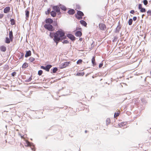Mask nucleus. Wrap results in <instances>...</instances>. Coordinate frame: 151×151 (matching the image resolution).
<instances>
[{
    "instance_id": "2",
    "label": "nucleus",
    "mask_w": 151,
    "mask_h": 151,
    "mask_svg": "<svg viewBox=\"0 0 151 151\" xmlns=\"http://www.w3.org/2000/svg\"><path fill=\"white\" fill-rule=\"evenodd\" d=\"M45 28L48 30L50 31H53L54 30L52 25L50 24H46L44 25Z\"/></svg>"
},
{
    "instance_id": "20",
    "label": "nucleus",
    "mask_w": 151,
    "mask_h": 151,
    "mask_svg": "<svg viewBox=\"0 0 151 151\" xmlns=\"http://www.w3.org/2000/svg\"><path fill=\"white\" fill-rule=\"evenodd\" d=\"M58 70V68L57 67H55L53 68V69L52 70V69H51L50 70V73H55Z\"/></svg>"
},
{
    "instance_id": "53",
    "label": "nucleus",
    "mask_w": 151,
    "mask_h": 151,
    "mask_svg": "<svg viewBox=\"0 0 151 151\" xmlns=\"http://www.w3.org/2000/svg\"><path fill=\"white\" fill-rule=\"evenodd\" d=\"M94 42L93 41L92 43L91 44V47H93L94 46V45L93 44V43H94Z\"/></svg>"
},
{
    "instance_id": "15",
    "label": "nucleus",
    "mask_w": 151,
    "mask_h": 151,
    "mask_svg": "<svg viewBox=\"0 0 151 151\" xmlns=\"http://www.w3.org/2000/svg\"><path fill=\"white\" fill-rule=\"evenodd\" d=\"M31 55V51L29 50L28 51H27L26 52V53L25 55V57L26 58H27L28 57L30 56Z\"/></svg>"
},
{
    "instance_id": "5",
    "label": "nucleus",
    "mask_w": 151,
    "mask_h": 151,
    "mask_svg": "<svg viewBox=\"0 0 151 151\" xmlns=\"http://www.w3.org/2000/svg\"><path fill=\"white\" fill-rule=\"evenodd\" d=\"M59 31V30L56 31L55 32H50L49 36L51 38H53V37H55L56 36H57V37L58 36V32Z\"/></svg>"
},
{
    "instance_id": "3",
    "label": "nucleus",
    "mask_w": 151,
    "mask_h": 151,
    "mask_svg": "<svg viewBox=\"0 0 151 151\" xmlns=\"http://www.w3.org/2000/svg\"><path fill=\"white\" fill-rule=\"evenodd\" d=\"M77 14H78V16L76 14H75V16L79 20L82 19V17L84 16V14L83 13L80 11H77Z\"/></svg>"
},
{
    "instance_id": "46",
    "label": "nucleus",
    "mask_w": 151,
    "mask_h": 151,
    "mask_svg": "<svg viewBox=\"0 0 151 151\" xmlns=\"http://www.w3.org/2000/svg\"><path fill=\"white\" fill-rule=\"evenodd\" d=\"M45 66H41L40 67V68L41 69H43L44 70H45Z\"/></svg>"
},
{
    "instance_id": "44",
    "label": "nucleus",
    "mask_w": 151,
    "mask_h": 151,
    "mask_svg": "<svg viewBox=\"0 0 151 151\" xmlns=\"http://www.w3.org/2000/svg\"><path fill=\"white\" fill-rule=\"evenodd\" d=\"M21 56L19 58V59H22V58H23L24 57V53H21Z\"/></svg>"
},
{
    "instance_id": "22",
    "label": "nucleus",
    "mask_w": 151,
    "mask_h": 151,
    "mask_svg": "<svg viewBox=\"0 0 151 151\" xmlns=\"http://www.w3.org/2000/svg\"><path fill=\"white\" fill-rule=\"evenodd\" d=\"M0 49L1 51L4 52L6 50V48L5 46L3 45L0 47Z\"/></svg>"
},
{
    "instance_id": "61",
    "label": "nucleus",
    "mask_w": 151,
    "mask_h": 151,
    "mask_svg": "<svg viewBox=\"0 0 151 151\" xmlns=\"http://www.w3.org/2000/svg\"><path fill=\"white\" fill-rule=\"evenodd\" d=\"M120 35H122V33H121L120 34Z\"/></svg>"
},
{
    "instance_id": "60",
    "label": "nucleus",
    "mask_w": 151,
    "mask_h": 151,
    "mask_svg": "<svg viewBox=\"0 0 151 151\" xmlns=\"http://www.w3.org/2000/svg\"><path fill=\"white\" fill-rule=\"evenodd\" d=\"M21 138H23V137H22V136H21Z\"/></svg>"
},
{
    "instance_id": "8",
    "label": "nucleus",
    "mask_w": 151,
    "mask_h": 151,
    "mask_svg": "<svg viewBox=\"0 0 151 151\" xmlns=\"http://www.w3.org/2000/svg\"><path fill=\"white\" fill-rule=\"evenodd\" d=\"M53 10L57 13H60V8L58 6H54L52 7Z\"/></svg>"
},
{
    "instance_id": "14",
    "label": "nucleus",
    "mask_w": 151,
    "mask_h": 151,
    "mask_svg": "<svg viewBox=\"0 0 151 151\" xmlns=\"http://www.w3.org/2000/svg\"><path fill=\"white\" fill-rule=\"evenodd\" d=\"M10 10V7L9 6L5 7L4 10V12L5 13H7L9 12Z\"/></svg>"
},
{
    "instance_id": "7",
    "label": "nucleus",
    "mask_w": 151,
    "mask_h": 151,
    "mask_svg": "<svg viewBox=\"0 0 151 151\" xmlns=\"http://www.w3.org/2000/svg\"><path fill=\"white\" fill-rule=\"evenodd\" d=\"M121 26L120 24V22L119 21L118 23V25L115 29L114 32L116 33H119V31L121 29Z\"/></svg>"
},
{
    "instance_id": "32",
    "label": "nucleus",
    "mask_w": 151,
    "mask_h": 151,
    "mask_svg": "<svg viewBox=\"0 0 151 151\" xmlns=\"http://www.w3.org/2000/svg\"><path fill=\"white\" fill-rule=\"evenodd\" d=\"M9 38L13 37V32L12 31H9Z\"/></svg>"
},
{
    "instance_id": "26",
    "label": "nucleus",
    "mask_w": 151,
    "mask_h": 151,
    "mask_svg": "<svg viewBox=\"0 0 151 151\" xmlns=\"http://www.w3.org/2000/svg\"><path fill=\"white\" fill-rule=\"evenodd\" d=\"M5 42L6 43L9 44L10 43L9 38L8 37H6V38Z\"/></svg>"
},
{
    "instance_id": "52",
    "label": "nucleus",
    "mask_w": 151,
    "mask_h": 151,
    "mask_svg": "<svg viewBox=\"0 0 151 151\" xmlns=\"http://www.w3.org/2000/svg\"><path fill=\"white\" fill-rule=\"evenodd\" d=\"M4 15L3 14H0V19H1L3 17Z\"/></svg>"
},
{
    "instance_id": "33",
    "label": "nucleus",
    "mask_w": 151,
    "mask_h": 151,
    "mask_svg": "<svg viewBox=\"0 0 151 151\" xmlns=\"http://www.w3.org/2000/svg\"><path fill=\"white\" fill-rule=\"evenodd\" d=\"M51 9L50 8L48 9L47 11L45 12V14H50V12Z\"/></svg>"
},
{
    "instance_id": "37",
    "label": "nucleus",
    "mask_w": 151,
    "mask_h": 151,
    "mask_svg": "<svg viewBox=\"0 0 151 151\" xmlns=\"http://www.w3.org/2000/svg\"><path fill=\"white\" fill-rule=\"evenodd\" d=\"M119 115V113H115L114 115V118H115L118 116Z\"/></svg>"
},
{
    "instance_id": "35",
    "label": "nucleus",
    "mask_w": 151,
    "mask_h": 151,
    "mask_svg": "<svg viewBox=\"0 0 151 151\" xmlns=\"http://www.w3.org/2000/svg\"><path fill=\"white\" fill-rule=\"evenodd\" d=\"M140 11L142 13L145 12L146 11V10L145 8H142L140 9Z\"/></svg>"
},
{
    "instance_id": "6",
    "label": "nucleus",
    "mask_w": 151,
    "mask_h": 151,
    "mask_svg": "<svg viewBox=\"0 0 151 151\" xmlns=\"http://www.w3.org/2000/svg\"><path fill=\"white\" fill-rule=\"evenodd\" d=\"M67 36L72 41H74L75 40L76 37L71 34H68L67 35Z\"/></svg>"
},
{
    "instance_id": "38",
    "label": "nucleus",
    "mask_w": 151,
    "mask_h": 151,
    "mask_svg": "<svg viewBox=\"0 0 151 151\" xmlns=\"http://www.w3.org/2000/svg\"><path fill=\"white\" fill-rule=\"evenodd\" d=\"M26 142H27V146H32V145L33 144L32 143H31L30 142H29L28 141Z\"/></svg>"
},
{
    "instance_id": "17",
    "label": "nucleus",
    "mask_w": 151,
    "mask_h": 151,
    "mask_svg": "<svg viewBox=\"0 0 151 151\" xmlns=\"http://www.w3.org/2000/svg\"><path fill=\"white\" fill-rule=\"evenodd\" d=\"M95 56H93L91 60L93 66L96 65V64L95 62Z\"/></svg>"
},
{
    "instance_id": "12",
    "label": "nucleus",
    "mask_w": 151,
    "mask_h": 151,
    "mask_svg": "<svg viewBox=\"0 0 151 151\" xmlns=\"http://www.w3.org/2000/svg\"><path fill=\"white\" fill-rule=\"evenodd\" d=\"M52 65L50 64L47 65L45 66V70L47 72L49 71L50 69L52 67Z\"/></svg>"
},
{
    "instance_id": "18",
    "label": "nucleus",
    "mask_w": 151,
    "mask_h": 151,
    "mask_svg": "<svg viewBox=\"0 0 151 151\" xmlns=\"http://www.w3.org/2000/svg\"><path fill=\"white\" fill-rule=\"evenodd\" d=\"M60 8L61 10L65 11H66L67 10V8L64 5L60 4Z\"/></svg>"
},
{
    "instance_id": "29",
    "label": "nucleus",
    "mask_w": 151,
    "mask_h": 151,
    "mask_svg": "<svg viewBox=\"0 0 151 151\" xmlns=\"http://www.w3.org/2000/svg\"><path fill=\"white\" fill-rule=\"evenodd\" d=\"M110 122V120L109 118H107L106 119V124L107 125L109 124Z\"/></svg>"
},
{
    "instance_id": "25",
    "label": "nucleus",
    "mask_w": 151,
    "mask_h": 151,
    "mask_svg": "<svg viewBox=\"0 0 151 151\" xmlns=\"http://www.w3.org/2000/svg\"><path fill=\"white\" fill-rule=\"evenodd\" d=\"M10 21L11 22V24L12 25H14L15 24V22L14 19H11Z\"/></svg>"
},
{
    "instance_id": "9",
    "label": "nucleus",
    "mask_w": 151,
    "mask_h": 151,
    "mask_svg": "<svg viewBox=\"0 0 151 151\" xmlns=\"http://www.w3.org/2000/svg\"><path fill=\"white\" fill-rule=\"evenodd\" d=\"M60 38L58 37V36L57 37V35L55 36V37L53 38V40L54 42L56 43V45H57L59 42L61 41L60 40Z\"/></svg>"
},
{
    "instance_id": "40",
    "label": "nucleus",
    "mask_w": 151,
    "mask_h": 151,
    "mask_svg": "<svg viewBox=\"0 0 151 151\" xmlns=\"http://www.w3.org/2000/svg\"><path fill=\"white\" fill-rule=\"evenodd\" d=\"M69 41L66 40H64L63 42L62 43L63 44H67L69 43Z\"/></svg>"
},
{
    "instance_id": "47",
    "label": "nucleus",
    "mask_w": 151,
    "mask_h": 151,
    "mask_svg": "<svg viewBox=\"0 0 151 151\" xmlns=\"http://www.w3.org/2000/svg\"><path fill=\"white\" fill-rule=\"evenodd\" d=\"M133 20L134 21H135L137 19V17H134L133 18Z\"/></svg>"
},
{
    "instance_id": "30",
    "label": "nucleus",
    "mask_w": 151,
    "mask_h": 151,
    "mask_svg": "<svg viewBox=\"0 0 151 151\" xmlns=\"http://www.w3.org/2000/svg\"><path fill=\"white\" fill-rule=\"evenodd\" d=\"M32 76H31L29 78H28V79H26L25 81L27 82H29L30 81H31V80H32Z\"/></svg>"
},
{
    "instance_id": "11",
    "label": "nucleus",
    "mask_w": 151,
    "mask_h": 151,
    "mask_svg": "<svg viewBox=\"0 0 151 151\" xmlns=\"http://www.w3.org/2000/svg\"><path fill=\"white\" fill-rule=\"evenodd\" d=\"M45 22L46 23L51 24L53 22V20L52 19L50 18H48L45 19Z\"/></svg>"
},
{
    "instance_id": "43",
    "label": "nucleus",
    "mask_w": 151,
    "mask_h": 151,
    "mask_svg": "<svg viewBox=\"0 0 151 151\" xmlns=\"http://www.w3.org/2000/svg\"><path fill=\"white\" fill-rule=\"evenodd\" d=\"M16 74V73L15 72H14L12 73L11 75L12 76L14 77V76H15Z\"/></svg>"
},
{
    "instance_id": "21",
    "label": "nucleus",
    "mask_w": 151,
    "mask_h": 151,
    "mask_svg": "<svg viewBox=\"0 0 151 151\" xmlns=\"http://www.w3.org/2000/svg\"><path fill=\"white\" fill-rule=\"evenodd\" d=\"M25 15H26V18L27 19L29 17V11L27 10H26L25 11Z\"/></svg>"
},
{
    "instance_id": "45",
    "label": "nucleus",
    "mask_w": 151,
    "mask_h": 151,
    "mask_svg": "<svg viewBox=\"0 0 151 151\" xmlns=\"http://www.w3.org/2000/svg\"><path fill=\"white\" fill-rule=\"evenodd\" d=\"M103 65V63H100L99 65V68H101L102 66Z\"/></svg>"
},
{
    "instance_id": "24",
    "label": "nucleus",
    "mask_w": 151,
    "mask_h": 151,
    "mask_svg": "<svg viewBox=\"0 0 151 151\" xmlns=\"http://www.w3.org/2000/svg\"><path fill=\"white\" fill-rule=\"evenodd\" d=\"M52 23L54 26L55 27L57 28H58V26L56 20L53 21Z\"/></svg>"
},
{
    "instance_id": "13",
    "label": "nucleus",
    "mask_w": 151,
    "mask_h": 151,
    "mask_svg": "<svg viewBox=\"0 0 151 151\" xmlns=\"http://www.w3.org/2000/svg\"><path fill=\"white\" fill-rule=\"evenodd\" d=\"M82 35L81 32L79 31H77L75 33V35L77 37H80Z\"/></svg>"
},
{
    "instance_id": "16",
    "label": "nucleus",
    "mask_w": 151,
    "mask_h": 151,
    "mask_svg": "<svg viewBox=\"0 0 151 151\" xmlns=\"http://www.w3.org/2000/svg\"><path fill=\"white\" fill-rule=\"evenodd\" d=\"M68 13L69 14L73 15L75 13V11L73 9H71L68 11Z\"/></svg>"
},
{
    "instance_id": "36",
    "label": "nucleus",
    "mask_w": 151,
    "mask_h": 151,
    "mask_svg": "<svg viewBox=\"0 0 151 151\" xmlns=\"http://www.w3.org/2000/svg\"><path fill=\"white\" fill-rule=\"evenodd\" d=\"M43 71L42 70H39L38 71V74L39 76H41L42 73Z\"/></svg>"
},
{
    "instance_id": "58",
    "label": "nucleus",
    "mask_w": 151,
    "mask_h": 151,
    "mask_svg": "<svg viewBox=\"0 0 151 151\" xmlns=\"http://www.w3.org/2000/svg\"><path fill=\"white\" fill-rule=\"evenodd\" d=\"M2 65V64L0 63V66Z\"/></svg>"
},
{
    "instance_id": "34",
    "label": "nucleus",
    "mask_w": 151,
    "mask_h": 151,
    "mask_svg": "<svg viewBox=\"0 0 151 151\" xmlns=\"http://www.w3.org/2000/svg\"><path fill=\"white\" fill-rule=\"evenodd\" d=\"M147 14L148 16H151V10H149L147 12Z\"/></svg>"
},
{
    "instance_id": "28",
    "label": "nucleus",
    "mask_w": 151,
    "mask_h": 151,
    "mask_svg": "<svg viewBox=\"0 0 151 151\" xmlns=\"http://www.w3.org/2000/svg\"><path fill=\"white\" fill-rule=\"evenodd\" d=\"M133 22V19L131 18L129 19L128 21V24L129 25H131L132 24V23Z\"/></svg>"
},
{
    "instance_id": "42",
    "label": "nucleus",
    "mask_w": 151,
    "mask_h": 151,
    "mask_svg": "<svg viewBox=\"0 0 151 151\" xmlns=\"http://www.w3.org/2000/svg\"><path fill=\"white\" fill-rule=\"evenodd\" d=\"M142 5L141 4H139V6H138V9L139 10H140L142 8Z\"/></svg>"
},
{
    "instance_id": "55",
    "label": "nucleus",
    "mask_w": 151,
    "mask_h": 151,
    "mask_svg": "<svg viewBox=\"0 0 151 151\" xmlns=\"http://www.w3.org/2000/svg\"><path fill=\"white\" fill-rule=\"evenodd\" d=\"M144 16V14H142V18H143V17Z\"/></svg>"
},
{
    "instance_id": "54",
    "label": "nucleus",
    "mask_w": 151,
    "mask_h": 151,
    "mask_svg": "<svg viewBox=\"0 0 151 151\" xmlns=\"http://www.w3.org/2000/svg\"><path fill=\"white\" fill-rule=\"evenodd\" d=\"M79 40H80V41H82V38H79Z\"/></svg>"
},
{
    "instance_id": "1",
    "label": "nucleus",
    "mask_w": 151,
    "mask_h": 151,
    "mask_svg": "<svg viewBox=\"0 0 151 151\" xmlns=\"http://www.w3.org/2000/svg\"><path fill=\"white\" fill-rule=\"evenodd\" d=\"M58 37L60 38V40L61 41L62 40L66 39L67 36L65 35L64 32L62 29H60L59 31H58Z\"/></svg>"
},
{
    "instance_id": "27",
    "label": "nucleus",
    "mask_w": 151,
    "mask_h": 151,
    "mask_svg": "<svg viewBox=\"0 0 151 151\" xmlns=\"http://www.w3.org/2000/svg\"><path fill=\"white\" fill-rule=\"evenodd\" d=\"M28 64L26 63H25L23 64L22 67L23 68H26L28 67Z\"/></svg>"
},
{
    "instance_id": "49",
    "label": "nucleus",
    "mask_w": 151,
    "mask_h": 151,
    "mask_svg": "<svg viewBox=\"0 0 151 151\" xmlns=\"http://www.w3.org/2000/svg\"><path fill=\"white\" fill-rule=\"evenodd\" d=\"M123 124H124V123H122L120 124H119V126L121 127H122L123 126Z\"/></svg>"
},
{
    "instance_id": "50",
    "label": "nucleus",
    "mask_w": 151,
    "mask_h": 151,
    "mask_svg": "<svg viewBox=\"0 0 151 151\" xmlns=\"http://www.w3.org/2000/svg\"><path fill=\"white\" fill-rule=\"evenodd\" d=\"M134 10H131L130 12V13L132 14H134Z\"/></svg>"
},
{
    "instance_id": "39",
    "label": "nucleus",
    "mask_w": 151,
    "mask_h": 151,
    "mask_svg": "<svg viewBox=\"0 0 151 151\" xmlns=\"http://www.w3.org/2000/svg\"><path fill=\"white\" fill-rule=\"evenodd\" d=\"M82 62V60L81 59L78 60L77 62V64H80Z\"/></svg>"
},
{
    "instance_id": "48",
    "label": "nucleus",
    "mask_w": 151,
    "mask_h": 151,
    "mask_svg": "<svg viewBox=\"0 0 151 151\" xmlns=\"http://www.w3.org/2000/svg\"><path fill=\"white\" fill-rule=\"evenodd\" d=\"M117 37H114V40H113V42L116 41L117 40Z\"/></svg>"
},
{
    "instance_id": "19",
    "label": "nucleus",
    "mask_w": 151,
    "mask_h": 151,
    "mask_svg": "<svg viewBox=\"0 0 151 151\" xmlns=\"http://www.w3.org/2000/svg\"><path fill=\"white\" fill-rule=\"evenodd\" d=\"M80 23L84 26L86 27L87 25L86 22L84 20H81L80 21Z\"/></svg>"
},
{
    "instance_id": "31",
    "label": "nucleus",
    "mask_w": 151,
    "mask_h": 151,
    "mask_svg": "<svg viewBox=\"0 0 151 151\" xmlns=\"http://www.w3.org/2000/svg\"><path fill=\"white\" fill-rule=\"evenodd\" d=\"M29 60L31 62H32L33 61H34L35 60V58H34L31 57L29 58Z\"/></svg>"
},
{
    "instance_id": "23",
    "label": "nucleus",
    "mask_w": 151,
    "mask_h": 151,
    "mask_svg": "<svg viewBox=\"0 0 151 151\" xmlns=\"http://www.w3.org/2000/svg\"><path fill=\"white\" fill-rule=\"evenodd\" d=\"M56 12L54 11H52L50 12L51 15L53 17H55L56 15Z\"/></svg>"
},
{
    "instance_id": "62",
    "label": "nucleus",
    "mask_w": 151,
    "mask_h": 151,
    "mask_svg": "<svg viewBox=\"0 0 151 151\" xmlns=\"http://www.w3.org/2000/svg\"><path fill=\"white\" fill-rule=\"evenodd\" d=\"M148 132H149V131L148 130Z\"/></svg>"
},
{
    "instance_id": "51",
    "label": "nucleus",
    "mask_w": 151,
    "mask_h": 151,
    "mask_svg": "<svg viewBox=\"0 0 151 151\" xmlns=\"http://www.w3.org/2000/svg\"><path fill=\"white\" fill-rule=\"evenodd\" d=\"M9 38V40H10V42L11 41L12 42V41L13 40V37Z\"/></svg>"
},
{
    "instance_id": "57",
    "label": "nucleus",
    "mask_w": 151,
    "mask_h": 151,
    "mask_svg": "<svg viewBox=\"0 0 151 151\" xmlns=\"http://www.w3.org/2000/svg\"><path fill=\"white\" fill-rule=\"evenodd\" d=\"M146 79H147V78H145V81H146Z\"/></svg>"
},
{
    "instance_id": "41",
    "label": "nucleus",
    "mask_w": 151,
    "mask_h": 151,
    "mask_svg": "<svg viewBox=\"0 0 151 151\" xmlns=\"http://www.w3.org/2000/svg\"><path fill=\"white\" fill-rule=\"evenodd\" d=\"M143 3L145 5H146L148 4V1L147 0H144L143 1Z\"/></svg>"
},
{
    "instance_id": "56",
    "label": "nucleus",
    "mask_w": 151,
    "mask_h": 151,
    "mask_svg": "<svg viewBox=\"0 0 151 151\" xmlns=\"http://www.w3.org/2000/svg\"><path fill=\"white\" fill-rule=\"evenodd\" d=\"M33 147H34V146H33ZM32 150H33V148H32Z\"/></svg>"
},
{
    "instance_id": "10",
    "label": "nucleus",
    "mask_w": 151,
    "mask_h": 151,
    "mask_svg": "<svg viewBox=\"0 0 151 151\" xmlns=\"http://www.w3.org/2000/svg\"><path fill=\"white\" fill-rule=\"evenodd\" d=\"M99 27L100 29L102 30H105L106 28L105 25L103 23H100L99 24Z\"/></svg>"
},
{
    "instance_id": "59",
    "label": "nucleus",
    "mask_w": 151,
    "mask_h": 151,
    "mask_svg": "<svg viewBox=\"0 0 151 151\" xmlns=\"http://www.w3.org/2000/svg\"><path fill=\"white\" fill-rule=\"evenodd\" d=\"M87 131L86 130V131H85V133H86Z\"/></svg>"
},
{
    "instance_id": "4",
    "label": "nucleus",
    "mask_w": 151,
    "mask_h": 151,
    "mask_svg": "<svg viewBox=\"0 0 151 151\" xmlns=\"http://www.w3.org/2000/svg\"><path fill=\"white\" fill-rule=\"evenodd\" d=\"M70 62H66L64 63H62L59 65V67L60 69L64 68L67 66H68L70 64Z\"/></svg>"
}]
</instances>
